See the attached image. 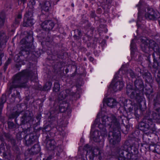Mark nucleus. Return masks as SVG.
<instances>
[{
    "instance_id": "f257e3e1",
    "label": "nucleus",
    "mask_w": 160,
    "mask_h": 160,
    "mask_svg": "<svg viewBox=\"0 0 160 160\" xmlns=\"http://www.w3.org/2000/svg\"><path fill=\"white\" fill-rule=\"evenodd\" d=\"M120 121L119 118H117L114 115L111 114L103 116L102 118V123L98 124L101 135L104 137H107V135L106 127L108 128V139L111 144L115 145L120 141Z\"/></svg>"
},
{
    "instance_id": "f03ea898",
    "label": "nucleus",
    "mask_w": 160,
    "mask_h": 160,
    "mask_svg": "<svg viewBox=\"0 0 160 160\" xmlns=\"http://www.w3.org/2000/svg\"><path fill=\"white\" fill-rule=\"evenodd\" d=\"M141 45L142 50L145 52L148 53L150 49H152L154 52L152 54L153 63L152 64L151 61L150 55L147 57L148 67L152 68L155 69V72L159 68H160V49L158 44L154 41L151 40H142Z\"/></svg>"
},
{
    "instance_id": "7ed1b4c3",
    "label": "nucleus",
    "mask_w": 160,
    "mask_h": 160,
    "mask_svg": "<svg viewBox=\"0 0 160 160\" xmlns=\"http://www.w3.org/2000/svg\"><path fill=\"white\" fill-rule=\"evenodd\" d=\"M37 76L31 71L24 70L15 75L9 88L10 94L13 88H25L27 87L28 80L30 78L32 81L36 79Z\"/></svg>"
},
{
    "instance_id": "20e7f679",
    "label": "nucleus",
    "mask_w": 160,
    "mask_h": 160,
    "mask_svg": "<svg viewBox=\"0 0 160 160\" xmlns=\"http://www.w3.org/2000/svg\"><path fill=\"white\" fill-rule=\"evenodd\" d=\"M135 89H133L131 85H127L126 93L131 98L134 99L138 103H140L144 99L143 91L144 85L142 79L138 77L134 82Z\"/></svg>"
},
{
    "instance_id": "39448f33",
    "label": "nucleus",
    "mask_w": 160,
    "mask_h": 160,
    "mask_svg": "<svg viewBox=\"0 0 160 160\" xmlns=\"http://www.w3.org/2000/svg\"><path fill=\"white\" fill-rule=\"evenodd\" d=\"M28 36L27 37L26 39H22L20 42L22 44H27L29 43V46H26V48L23 50H21L20 53L24 55L26 54L27 55L29 54L30 51L31 50L30 48H32V42H33V39L32 37V33L31 31H29L28 33H27Z\"/></svg>"
},
{
    "instance_id": "423d86ee",
    "label": "nucleus",
    "mask_w": 160,
    "mask_h": 160,
    "mask_svg": "<svg viewBox=\"0 0 160 160\" xmlns=\"http://www.w3.org/2000/svg\"><path fill=\"white\" fill-rule=\"evenodd\" d=\"M127 149L128 145H123L118 147V150L119 155L121 154L124 157L125 155H126L127 158L129 160H139V158L137 155H134L131 152H129Z\"/></svg>"
},
{
    "instance_id": "0eeeda50",
    "label": "nucleus",
    "mask_w": 160,
    "mask_h": 160,
    "mask_svg": "<svg viewBox=\"0 0 160 160\" xmlns=\"http://www.w3.org/2000/svg\"><path fill=\"white\" fill-rule=\"evenodd\" d=\"M118 77V75L116 74L115 75L114 79L110 85V87L115 92L118 90H121L124 87V84L123 82L120 81H117Z\"/></svg>"
},
{
    "instance_id": "6e6552de",
    "label": "nucleus",
    "mask_w": 160,
    "mask_h": 160,
    "mask_svg": "<svg viewBox=\"0 0 160 160\" xmlns=\"http://www.w3.org/2000/svg\"><path fill=\"white\" fill-rule=\"evenodd\" d=\"M54 26V22L51 20H45L42 24L41 27L42 29L48 32V37L50 39L48 42L52 40V38L49 36V32L52 30Z\"/></svg>"
},
{
    "instance_id": "1a4fd4ad",
    "label": "nucleus",
    "mask_w": 160,
    "mask_h": 160,
    "mask_svg": "<svg viewBox=\"0 0 160 160\" xmlns=\"http://www.w3.org/2000/svg\"><path fill=\"white\" fill-rule=\"evenodd\" d=\"M160 16L159 13L151 8H148L145 10V17L148 20H154Z\"/></svg>"
},
{
    "instance_id": "9d476101",
    "label": "nucleus",
    "mask_w": 160,
    "mask_h": 160,
    "mask_svg": "<svg viewBox=\"0 0 160 160\" xmlns=\"http://www.w3.org/2000/svg\"><path fill=\"white\" fill-rule=\"evenodd\" d=\"M7 42V37L3 31L1 32H0V51H2L5 47Z\"/></svg>"
},
{
    "instance_id": "9b49d317",
    "label": "nucleus",
    "mask_w": 160,
    "mask_h": 160,
    "mask_svg": "<svg viewBox=\"0 0 160 160\" xmlns=\"http://www.w3.org/2000/svg\"><path fill=\"white\" fill-rule=\"evenodd\" d=\"M103 101L108 107L111 108L115 107L118 103V102L115 99L111 98L104 99Z\"/></svg>"
},
{
    "instance_id": "f8f14e48",
    "label": "nucleus",
    "mask_w": 160,
    "mask_h": 160,
    "mask_svg": "<svg viewBox=\"0 0 160 160\" xmlns=\"http://www.w3.org/2000/svg\"><path fill=\"white\" fill-rule=\"evenodd\" d=\"M46 146L49 150H52L54 148L56 144L55 141L52 139L46 138Z\"/></svg>"
},
{
    "instance_id": "ddd939ff",
    "label": "nucleus",
    "mask_w": 160,
    "mask_h": 160,
    "mask_svg": "<svg viewBox=\"0 0 160 160\" xmlns=\"http://www.w3.org/2000/svg\"><path fill=\"white\" fill-rule=\"evenodd\" d=\"M143 78L147 83H152L153 79L151 74L148 72H145L142 74Z\"/></svg>"
},
{
    "instance_id": "4468645a",
    "label": "nucleus",
    "mask_w": 160,
    "mask_h": 160,
    "mask_svg": "<svg viewBox=\"0 0 160 160\" xmlns=\"http://www.w3.org/2000/svg\"><path fill=\"white\" fill-rule=\"evenodd\" d=\"M37 139L36 136L32 134L29 135V138L26 140V145L27 146L33 144Z\"/></svg>"
},
{
    "instance_id": "2eb2a0df",
    "label": "nucleus",
    "mask_w": 160,
    "mask_h": 160,
    "mask_svg": "<svg viewBox=\"0 0 160 160\" xmlns=\"http://www.w3.org/2000/svg\"><path fill=\"white\" fill-rule=\"evenodd\" d=\"M34 21L33 18L24 17L23 25L24 27H30L33 25Z\"/></svg>"
},
{
    "instance_id": "dca6fc26",
    "label": "nucleus",
    "mask_w": 160,
    "mask_h": 160,
    "mask_svg": "<svg viewBox=\"0 0 160 160\" xmlns=\"http://www.w3.org/2000/svg\"><path fill=\"white\" fill-rule=\"evenodd\" d=\"M31 119V117L28 115L26 113H25L21 118V123L20 125L24 124L30 122Z\"/></svg>"
},
{
    "instance_id": "f3484780",
    "label": "nucleus",
    "mask_w": 160,
    "mask_h": 160,
    "mask_svg": "<svg viewBox=\"0 0 160 160\" xmlns=\"http://www.w3.org/2000/svg\"><path fill=\"white\" fill-rule=\"evenodd\" d=\"M30 151H31V152H32V154H37L40 151V147L38 144H35L31 148Z\"/></svg>"
},
{
    "instance_id": "a211bd4d",
    "label": "nucleus",
    "mask_w": 160,
    "mask_h": 160,
    "mask_svg": "<svg viewBox=\"0 0 160 160\" xmlns=\"http://www.w3.org/2000/svg\"><path fill=\"white\" fill-rule=\"evenodd\" d=\"M116 157L114 158L113 157H111L110 158V160H126L125 157H123L122 155L121 154L119 155V153L118 152V148L116 151Z\"/></svg>"
},
{
    "instance_id": "6ab92c4d",
    "label": "nucleus",
    "mask_w": 160,
    "mask_h": 160,
    "mask_svg": "<svg viewBox=\"0 0 160 160\" xmlns=\"http://www.w3.org/2000/svg\"><path fill=\"white\" fill-rule=\"evenodd\" d=\"M127 150L130 152L131 153L134 155H137L138 152V149L135 145H130L129 147L128 146Z\"/></svg>"
},
{
    "instance_id": "aec40b11",
    "label": "nucleus",
    "mask_w": 160,
    "mask_h": 160,
    "mask_svg": "<svg viewBox=\"0 0 160 160\" xmlns=\"http://www.w3.org/2000/svg\"><path fill=\"white\" fill-rule=\"evenodd\" d=\"M51 3L49 1H47L44 3L43 9L46 12H48L51 9Z\"/></svg>"
},
{
    "instance_id": "412c9836",
    "label": "nucleus",
    "mask_w": 160,
    "mask_h": 160,
    "mask_svg": "<svg viewBox=\"0 0 160 160\" xmlns=\"http://www.w3.org/2000/svg\"><path fill=\"white\" fill-rule=\"evenodd\" d=\"M15 21L14 22V24L15 25H18L19 24L21 19L22 18V15L21 13H19L18 14L15 16Z\"/></svg>"
},
{
    "instance_id": "4be33fe9",
    "label": "nucleus",
    "mask_w": 160,
    "mask_h": 160,
    "mask_svg": "<svg viewBox=\"0 0 160 160\" xmlns=\"http://www.w3.org/2000/svg\"><path fill=\"white\" fill-rule=\"evenodd\" d=\"M73 37L75 39H79L81 36V32L78 30H75L74 31Z\"/></svg>"
},
{
    "instance_id": "5701e85b",
    "label": "nucleus",
    "mask_w": 160,
    "mask_h": 160,
    "mask_svg": "<svg viewBox=\"0 0 160 160\" xmlns=\"http://www.w3.org/2000/svg\"><path fill=\"white\" fill-rule=\"evenodd\" d=\"M33 12L32 8H29L28 11L26 12L25 14L24 17L28 18H33Z\"/></svg>"
},
{
    "instance_id": "b1692460",
    "label": "nucleus",
    "mask_w": 160,
    "mask_h": 160,
    "mask_svg": "<svg viewBox=\"0 0 160 160\" xmlns=\"http://www.w3.org/2000/svg\"><path fill=\"white\" fill-rule=\"evenodd\" d=\"M131 55L132 56L133 55L134 52L136 50V44L134 42V40L133 39L132 41V42L131 43Z\"/></svg>"
},
{
    "instance_id": "393cba45",
    "label": "nucleus",
    "mask_w": 160,
    "mask_h": 160,
    "mask_svg": "<svg viewBox=\"0 0 160 160\" xmlns=\"http://www.w3.org/2000/svg\"><path fill=\"white\" fill-rule=\"evenodd\" d=\"M20 113L19 112L17 111H16L15 112H14L12 113L11 115H10V118H16L19 116V115L20 114ZM15 122L17 124L19 125V124H18L17 122V120L16 119V118L15 119Z\"/></svg>"
},
{
    "instance_id": "a878e982",
    "label": "nucleus",
    "mask_w": 160,
    "mask_h": 160,
    "mask_svg": "<svg viewBox=\"0 0 160 160\" xmlns=\"http://www.w3.org/2000/svg\"><path fill=\"white\" fill-rule=\"evenodd\" d=\"M52 83L50 82H47L43 88V89L44 90H50L51 87Z\"/></svg>"
},
{
    "instance_id": "bb28decb",
    "label": "nucleus",
    "mask_w": 160,
    "mask_h": 160,
    "mask_svg": "<svg viewBox=\"0 0 160 160\" xmlns=\"http://www.w3.org/2000/svg\"><path fill=\"white\" fill-rule=\"evenodd\" d=\"M52 150H54L56 153V154H58V153H59L62 152V149L61 146L58 145L57 147L55 146L54 148Z\"/></svg>"
},
{
    "instance_id": "cd10ccee",
    "label": "nucleus",
    "mask_w": 160,
    "mask_h": 160,
    "mask_svg": "<svg viewBox=\"0 0 160 160\" xmlns=\"http://www.w3.org/2000/svg\"><path fill=\"white\" fill-rule=\"evenodd\" d=\"M65 92L66 93V95H65L64 96H63L62 97V98L61 99V100L64 99L67 96H68L69 95H70L72 96H73L75 94V93L74 92H71V91H70V90L69 89L66 90L65 91Z\"/></svg>"
},
{
    "instance_id": "c85d7f7f",
    "label": "nucleus",
    "mask_w": 160,
    "mask_h": 160,
    "mask_svg": "<svg viewBox=\"0 0 160 160\" xmlns=\"http://www.w3.org/2000/svg\"><path fill=\"white\" fill-rule=\"evenodd\" d=\"M68 104H67L65 106L63 105H61L59 106V110L61 112H63L67 110Z\"/></svg>"
},
{
    "instance_id": "c756f323",
    "label": "nucleus",
    "mask_w": 160,
    "mask_h": 160,
    "mask_svg": "<svg viewBox=\"0 0 160 160\" xmlns=\"http://www.w3.org/2000/svg\"><path fill=\"white\" fill-rule=\"evenodd\" d=\"M102 4L105 5H107V7L108 8H109L111 4L112 1L111 0H102Z\"/></svg>"
},
{
    "instance_id": "7c9ffc66",
    "label": "nucleus",
    "mask_w": 160,
    "mask_h": 160,
    "mask_svg": "<svg viewBox=\"0 0 160 160\" xmlns=\"http://www.w3.org/2000/svg\"><path fill=\"white\" fill-rule=\"evenodd\" d=\"M147 126L146 123L143 122H141L138 124L139 128L141 130H144V128H147Z\"/></svg>"
},
{
    "instance_id": "2f4dec72",
    "label": "nucleus",
    "mask_w": 160,
    "mask_h": 160,
    "mask_svg": "<svg viewBox=\"0 0 160 160\" xmlns=\"http://www.w3.org/2000/svg\"><path fill=\"white\" fill-rule=\"evenodd\" d=\"M60 89V85L58 82H56L54 84L53 87V90L55 92H57L59 91Z\"/></svg>"
},
{
    "instance_id": "473e14b6",
    "label": "nucleus",
    "mask_w": 160,
    "mask_h": 160,
    "mask_svg": "<svg viewBox=\"0 0 160 160\" xmlns=\"http://www.w3.org/2000/svg\"><path fill=\"white\" fill-rule=\"evenodd\" d=\"M11 59L10 58H8L7 61L4 64V66H3V70L4 72H5L7 68V66L11 63Z\"/></svg>"
},
{
    "instance_id": "72a5a7b5",
    "label": "nucleus",
    "mask_w": 160,
    "mask_h": 160,
    "mask_svg": "<svg viewBox=\"0 0 160 160\" xmlns=\"http://www.w3.org/2000/svg\"><path fill=\"white\" fill-rule=\"evenodd\" d=\"M5 16L4 15H0V28L3 25Z\"/></svg>"
},
{
    "instance_id": "f704fd0d",
    "label": "nucleus",
    "mask_w": 160,
    "mask_h": 160,
    "mask_svg": "<svg viewBox=\"0 0 160 160\" xmlns=\"http://www.w3.org/2000/svg\"><path fill=\"white\" fill-rule=\"evenodd\" d=\"M127 74L129 75L132 78H134L135 77V74L134 72L131 70H128L127 72Z\"/></svg>"
},
{
    "instance_id": "c9c22d12",
    "label": "nucleus",
    "mask_w": 160,
    "mask_h": 160,
    "mask_svg": "<svg viewBox=\"0 0 160 160\" xmlns=\"http://www.w3.org/2000/svg\"><path fill=\"white\" fill-rule=\"evenodd\" d=\"M8 128L10 129H13L15 128V125L12 122H8Z\"/></svg>"
},
{
    "instance_id": "e433bc0d",
    "label": "nucleus",
    "mask_w": 160,
    "mask_h": 160,
    "mask_svg": "<svg viewBox=\"0 0 160 160\" xmlns=\"http://www.w3.org/2000/svg\"><path fill=\"white\" fill-rule=\"evenodd\" d=\"M3 135L4 137L6 138V139L8 140H10L12 138L11 135L9 133H3Z\"/></svg>"
},
{
    "instance_id": "4c0bfd02",
    "label": "nucleus",
    "mask_w": 160,
    "mask_h": 160,
    "mask_svg": "<svg viewBox=\"0 0 160 160\" xmlns=\"http://www.w3.org/2000/svg\"><path fill=\"white\" fill-rule=\"evenodd\" d=\"M1 103L2 104L4 103L6 101V97L5 95H3L1 98Z\"/></svg>"
},
{
    "instance_id": "58836bf2",
    "label": "nucleus",
    "mask_w": 160,
    "mask_h": 160,
    "mask_svg": "<svg viewBox=\"0 0 160 160\" xmlns=\"http://www.w3.org/2000/svg\"><path fill=\"white\" fill-rule=\"evenodd\" d=\"M136 72H139L140 74H142L144 73V71L143 70H142L140 68L137 67L136 69Z\"/></svg>"
},
{
    "instance_id": "ea45409f",
    "label": "nucleus",
    "mask_w": 160,
    "mask_h": 160,
    "mask_svg": "<svg viewBox=\"0 0 160 160\" xmlns=\"http://www.w3.org/2000/svg\"><path fill=\"white\" fill-rule=\"evenodd\" d=\"M30 128H28L26 129L25 128L24 130H23V131L25 133H27V134H29L30 133Z\"/></svg>"
},
{
    "instance_id": "a19ab883",
    "label": "nucleus",
    "mask_w": 160,
    "mask_h": 160,
    "mask_svg": "<svg viewBox=\"0 0 160 160\" xmlns=\"http://www.w3.org/2000/svg\"><path fill=\"white\" fill-rule=\"evenodd\" d=\"M36 2H38V1H36L35 0H31V1L30 2L31 3V4H32V6H34L35 5Z\"/></svg>"
},
{
    "instance_id": "79ce46f5",
    "label": "nucleus",
    "mask_w": 160,
    "mask_h": 160,
    "mask_svg": "<svg viewBox=\"0 0 160 160\" xmlns=\"http://www.w3.org/2000/svg\"><path fill=\"white\" fill-rule=\"evenodd\" d=\"M4 56V54L3 53H0V66L2 64V58Z\"/></svg>"
},
{
    "instance_id": "37998d69",
    "label": "nucleus",
    "mask_w": 160,
    "mask_h": 160,
    "mask_svg": "<svg viewBox=\"0 0 160 160\" xmlns=\"http://www.w3.org/2000/svg\"><path fill=\"white\" fill-rule=\"evenodd\" d=\"M153 92V89L152 88L148 90L147 93L148 94H150Z\"/></svg>"
},
{
    "instance_id": "c03bdc74",
    "label": "nucleus",
    "mask_w": 160,
    "mask_h": 160,
    "mask_svg": "<svg viewBox=\"0 0 160 160\" xmlns=\"http://www.w3.org/2000/svg\"><path fill=\"white\" fill-rule=\"evenodd\" d=\"M91 17L92 18H94L96 16L95 11H92L91 13Z\"/></svg>"
},
{
    "instance_id": "a18cd8bd",
    "label": "nucleus",
    "mask_w": 160,
    "mask_h": 160,
    "mask_svg": "<svg viewBox=\"0 0 160 160\" xmlns=\"http://www.w3.org/2000/svg\"><path fill=\"white\" fill-rule=\"evenodd\" d=\"M10 140L11 141L12 144L13 145H15V140L14 139H13L12 138Z\"/></svg>"
},
{
    "instance_id": "49530a36",
    "label": "nucleus",
    "mask_w": 160,
    "mask_h": 160,
    "mask_svg": "<svg viewBox=\"0 0 160 160\" xmlns=\"http://www.w3.org/2000/svg\"><path fill=\"white\" fill-rule=\"evenodd\" d=\"M27 0H18V2L19 3L20 2H22L23 4H24L27 2Z\"/></svg>"
},
{
    "instance_id": "de8ad7c7",
    "label": "nucleus",
    "mask_w": 160,
    "mask_h": 160,
    "mask_svg": "<svg viewBox=\"0 0 160 160\" xmlns=\"http://www.w3.org/2000/svg\"><path fill=\"white\" fill-rule=\"evenodd\" d=\"M128 109L129 110V112H128V113H129V114H131V112L132 110V108L130 107H129Z\"/></svg>"
},
{
    "instance_id": "09e8293b",
    "label": "nucleus",
    "mask_w": 160,
    "mask_h": 160,
    "mask_svg": "<svg viewBox=\"0 0 160 160\" xmlns=\"http://www.w3.org/2000/svg\"><path fill=\"white\" fill-rule=\"evenodd\" d=\"M89 60L91 62H92L94 60V58L92 57H89Z\"/></svg>"
},
{
    "instance_id": "8fccbe9b",
    "label": "nucleus",
    "mask_w": 160,
    "mask_h": 160,
    "mask_svg": "<svg viewBox=\"0 0 160 160\" xmlns=\"http://www.w3.org/2000/svg\"><path fill=\"white\" fill-rule=\"evenodd\" d=\"M18 136H19V138H18V139H19L20 140L21 139V138H22V137H21V135H20V134H19V133L16 136H17V137H18Z\"/></svg>"
},
{
    "instance_id": "3c124183",
    "label": "nucleus",
    "mask_w": 160,
    "mask_h": 160,
    "mask_svg": "<svg viewBox=\"0 0 160 160\" xmlns=\"http://www.w3.org/2000/svg\"><path fill=\"white\" fill-rule=\"evenodd\" d=\"M100 121V119H99V118H97L95 119V124H97V122L98 121Z\"/></svg>"
},
{
    "instance_id": "603ef678",
    "label": "nucleus",
    "mask_w": 160,
    "mask_h": 160,
    "mask_svg": "<svg viewBox=\"0 0 160 160\" xmlns=\"http://www.w3.org/2000/svg\"><path fill=\"white\" fill-rule=\"evenodd\" d=\"M91 25L90 24H88V25H87L86 26V28H89L90 27Z\"/></svg>"
},
{
    "instance_id": "864d4df0",
    "label": "nucleus",
    "mask_w": 160,
    "mask_h": 160,
    "mask_svg": "<svg viewBox=\"0 0 160 160\" xmlns=\"http://www.w3.org/2000/svg\"><path fill=\"white\" fill-rule=\"evenodd\" d=\"M90 29L93 31L94 30V28L93 27H91L90 28Z\"/></svg>"
},
{
    "instance_id": "5fc2aeb1",
    "label": "nucleus",
    "mask_w": 160,
    "mask_h": 160,
    "mask_svg": "<svg viewBox=\"0 0 160 160\" xmlns=\"http://www.w3.org/2000/svg\"><path fill=\"white\" fill-rule=\"evenodd\" d=\"M140 13H141V11H140V10H138V16L140 15Z\"/></svg>"
},
{
    "instance_id": "6e6d98bb",
    "label": "nucleus",
    "mask_w": 160,
    "mask_h": 160,
    "mask_svg": "<svg viewBox=\"0 0 160 160\" xmlns=\"http://www.w3.org/2000/svg\"><path fill=\"white\" fill-rule=\"evenodd\" d=\"M71 6H72V7H74V4H73V3H72V4H71Z\"/></svg>"
},
{
    "instance_id": "4d7b16f0",
    "label": "nucleus",
    "mask_w": 160,
    "mask_h": 160,
    "mask_svg": "<svg viewBox=\"0 0 160 160\" xmlns=\"http://www.w3.org/2000/svg\"><path fill=\"white\" fill-rule=\"evenodd\" d=\"M96 132H97V133H98V131H95V132H93V133H96Z\"/></svg>"
},
{
    "instance_id": "13d9d810",
    "label": "nucleus",
    "mask_w": 160,
    "mask_h": 160,
    "mask_svg": "<svg viewBox=\"0 0 160 160\" xmlns=\"http://www.w3.org/2000/svg\"><path fill=\"white\" fill-rule=\"evenodd\" d=\"M89 55H90V53H87V56Z\"/></svg>"
},
{
    "instance_id": "bf43d9fd",
    "label": "nucleus",
    "mask_w": 160,
    "mask_h": 160,
    "mask_svg": "<svg viewBox=\"0 0 160 160\" xmlns=\"http://www.w3.org/2000/svg\"><path fill=\"white\" fill-rule=\"evenodd\" d=\"M62 94V92H61L60 94L59 95V97H60V96H61V95Z\"/></svg>"
},
{
    "instance_id": "052dcab7",
    "label": "nucleus",
    "mask_w": 160,
    "mask_h": 160,
    "mask_svg": "<svg viewBox=\"0 0 160 160\" xmlns=\"http://www.w3.org/2000/svg\"><path fill=\"white\" fill-rule=\"evenodd\" d=\"M28 135H27L26 136H25V139H26V138H27V137L28 136Z\"/></svg>"
},
{
    "instance_id": "680f3d73",
    "label": "nucleus",
    "mask_w": 160,
    "mask_h": 160,
    "mask_svg": "<svg viewBox=\"0 0 160 160\" xmlns=\"http://www.w3.org/2000/svg\"><path fill=\"white\" fill-rule=\"evenodd\" d=\"M59 0H57V2H56V4H57V2L58 1H59Z\"/></svg>"
},
{
    "instance_id": "e2e57ef3",
    "label": "nucleus",
    "mask_w": 160,
    "mask_h": 160,
    "mask_svg": "<svg viewBox=\"0 0 160 160\" xmlns=\"http://www.w3.org/2000/svg\"><path fill=\"white\" fill-rule=\"evenodd\" d=\"M88 146V145H86L85 146V147H86Z\"/></svg>"
},
{
    "instance_id": "0e129e2a",
    "label": "nucleus",
    "mask_w": 160,
    "mask_h": 160,
    "mask_svg": "<svg viewBox=\"0 0 160 160\" xmlns=\"http://www.w3.org/2000/svg\"><path fill=\"white\" fill-rule=\"evenodd\" d=\"M157 148V147H156L155 148V150H156V148Z\"/></svg>"
},
{
    "instance_id": "69168bd1",
    "label": "nucleus",
    "mask_w": 160,
    "mask_h": 160,
    "mask_svg": "<svg viewBox=\"0 0 160 160\" xmlns=\"http://www.w3.org/2000/svg\"><path fill=\"white\" fill-rule=\"evenodd\" d=\"M46 160H49V158H48Z\"/></svg>"
},
{
    "instance_id": "338daca9",
    "label": "nucleus",
    "mask_w": 160,
    "mask_h": 160,
    "mask_svg": "<svg viewBox=\"0 0 160 160\" xmlns=\"http://www.w3.org/2000/svg\"><path fill=\"white\" fill-rule=\"evenodd\" d=\"M100 152H99H99H98V154H100Z\"/></svg>"
},
{
    "instance_id": "774afa93",
    "label": "nucleus",
    "mask_w": 160,
    "mask_h": 160,
    "mask_svg": "<svg viewBox=\"0 0 160 160\" xmlns=\"http://www.w3.org/2000/svg\"><path fill=\"white\" fill-rule=\"evenodd\" d=\"M137 6H138V7H139V4L138 5H137Z\"/></svg>"
}]
</instances>
